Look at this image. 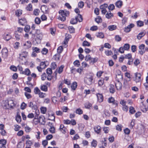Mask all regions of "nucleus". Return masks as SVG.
I'll list each match as a JSON object with an SVG mask.
<instances>
[{"label": "nucleus", "instance_id": "nucleus-16", "mask_svg": "<svg viewBox=\"0 0 148 148\" xmlns=\"http://www.w3.org/2000/svg\"><path fill=\"white\" fill-rule=\"evenodd\" d=\"M66 128L64 126V125H60L59 130H60L62 132L63 134H65L66 132Z\"/></svg>", "mask_w": 148, "mask_h": 148}, {"label": "nucleus", "instance_id": "nucleus-27", "mask_svg": "<svg viewBox=\"0 0 148 148\" xmlns=\"http://www.w3.org/2000/svg\"><path fill=\"white\" fill-rule=\"evenodd\" d=\"M40 88L41 90L45 92H47L48 90L47 86L45 85H41Z\"/></svg>", "mask_w": 148, "mask_h": 148}, {"label": "nucleus", "instance_id": "nucleus-26", "mask_svg": "<svg viewBox=\"0 0 148 148\" xmlns=\"http://www.w3.org/2000/svg\"><path fill=\"white\" fill-rule=\"evenodd\" d=\"M96 36L98 38H103L104 37V35L103 33L102 32H98L96 34Z\"/></svg>", "mask_w": 148, "mask_h": 148}, {"label": "nucleus", "instance_id": "nucleus-10", "mask_svg": "<svg viewBox=\"0 0 148 148\" xmlns=\"http://www.w3.org/2000/svg\"><path fill=\"white\" fill-rule=\"evenodd\" d=\"M145 45L144 44H142L139 47V53L141 55H142L145 52Z\"/></svg>", "mask_w": 148, "mask_h": 148}, {"label": "nucleus", "instance_id": "nucleus-11", "mask_svg": "<svg viewBox=\"0 0 148 148\" xmlns=\"http://www.w3.org/2000/svg\"><path fill=\"white\" fill-rule=\"evenodd\" d=\"M3 57L5 58H6L8 56V51L6 48H4L2 51Z\"/></svg>", "mask_w": 148, "mask_h": 148}, {"label": "nucleus", "instance_id": "nucleus-60", "mask_svg": "<svg viewBox=\"0 0 148 148\" xmlns=\"http://www.w3.org/2000/svg\"><path fill=\"white\" fill-rule=\"evenodd\" d=\"M73 64L75 66H77V67H79L80 66L79 62L78 60H75Z\"/></svg>", "mask_w": 148, "mask_h": 148}, {"label": "nucleus", "instance_id": "nucleus-14", "mask_svg": "<svg viewBox=\"0 0 148 148\" xmlns=\"http://www.w3.org/2000/svg\"><path fill=\"white\" fill-rule=\"evenodd\" d=\"M94 129L95 132L97 134H99L101 131V128L99 125L95 127Z\"/></svg>", "mask_w": 148, "mask_h": 148}, {"label": "nucleus", "instance_id": "nucleus-40", "mask_svg": "<svg viewBox=\"0 0 148 148\" xmlns=\"http://www.w3.org/2000/svg\"><path fill=\"white\" fill-rule=\"evenodd\" d=\"M49 120L55 121V116L54 114H52L49 116Z\"/></svg>", "mask_w": 148, "mask_h": 148}, {"label": "nucleus", "instance_id": "nucleus-7", "mask_svg": "<svg viewBox=\"0 0 148 148\" xmlns=\"http://www.w3.org/2000/svg\"><path fill=\"white\" fill-rule=\"evenodd\" d=\"M28 52L26 51H23L20 54H19V58L21 60H23V59H25L27 56Z\"/></svg>", "mask_w": 148, "mask_h": 148}, {"label": "nucleus", "instance_id": "nucleus-57", "mask_svg": "<svg viewBox=\"0 0 148 148\" xmlns=\"http://www.w3.org/2000/svg\"><path fill=\"white\" fill-rule=\"evenodd\" d=\"M47 73L48 75H51L52 73V69L50 68H48L47 69Z\"/></svg>", "mask_w": 148, "mask_h": 148}, {"label": "nucleus", "instance_id": "nucleus-32", "mask_svg": "<svg viewBox=\"0 0 148 148\" xmlns=\"http://www.w3.org/2000/svg\"><path fill=\"white\" fill-rule=\"evenodd\" d=\"M113 14L111 12H107L106 15V17L107 18L109 19L113 17Z\"/></svg>", "mask_w": 148, "mask_h": 148}, {"label": "nucleus", "instance_id": "nucleus-12", "mask_svg": "<svg viewBox=\"0 0 148 148\" xmlns=\"http://www.w3.org/2000/svg\"><path fill=\"white\" fill-rule=\"evenodd\" d=\"M115 85L117 90H120L121 89L122 84L120 81H116Z\"/></svg>", "mask_w": 148, "mask_h": 148}, {"label": "nucleus", "instance_id": "nucleus-53", "mask_svg": "<svg viewBox=\"0 0 148 148\" xmlns=\"http://www.w3.org/2000/svg\"><path fill=\"white\" fill-rule=\"evenodd\" d=\"M115 40L118 42L120 41L121 40V38L118 35H116L115 37Z\"/></svg>", "mask_w": 148, "mask_h": 148}, {"label": "nucleus", "instance_id": "nucleus-24", "mask_svg": "<svg viewBox=\"0 0 148 148\" xmlns=\"http://www.w3.org/2000/svg\"><path fill=\"white\" fill-rule=\"evenodd\" d=\"M19 23L21 25H23L26 23V19L24 18H21L19 20Z\"/></svg>", "mask_w": 148, "mask_h": 148}, {"label": "nucleus", "instance_id": "nucleus-63", "mask_svg": "<svg viewBox=\"0 0 148 148\" xmlns=\"http://www.w3.org/2000/svg\"><path fill=\"white\" fill-rule=\"evenodd\" d=\"M39 10L38 9H36L34 11V14L35 16H38L39 14Z\"/></svg>", "mask_w": 148, "mask_h": 148}, {"label": "nucleus", "instance_id": "nucleus-52", "mask_svg": "<svg viewBox=\"0 0 148 148\" xmlns=\"http://www.w3.org/2000/svg\"><path fill=\"white\" fill-rule=\"evenodd\" d=\"M76 112L77 114H82L83 111L81 109L79 108L76 110Z\"/></svg>", "mask_w": 148, "mask_h": 148}, {"label": "nucleus", "instance_id": "nucleus-62", "mask_svg": "<svg viewBox=\"0 0 148 148\" xmlns=\"http://www.w3.org/2000/svg\"><path fill=\"white\" fill-rule=\"evenodd\" d=\"M26 9L27 10L31 11L32 10V5L31 4H29L28 5V6H27L26 8Z\"/></svg>", "mask_w": 148, "mask_h": 148}, {"label": "nucleus", "instance_id": "nucleus-30", "mask_svg": "<svg viewBox=\"0 0 148 148\" xmlns=\"http://www.w3.org/2000/svg\"><path fill=\"white\" fill-rule=\"evenodd\" d=\"M77 86V83L76 82H74L72 84L71 88L72 89L75 90L76 89Z\"/></svg>", "mask_w": 148, "mask_h": 148}, {"label": "nucleus", "instance_id": "nucleus-18", "mask_svg": "<svg viewBox=\"0 0 148 148\" xmlns=\"http://www.w3.org/2000/svg\"><path fill=\"white\" fill-rule=\"evenodd\" d=\"M32 45L31 42L30 41H27L24 44L23 46H25L26 49H28L30 48Z\"/></svg>", "mask_w": 148, "mask_h": 148}, {"label": "nucleus", "instance_id": "nucleus-49", "mask_svg": "<svg viewBox=\"0 0 148 148\" xmlns=\"http://www.w3.org/2000/svg\"><path fill=\"white\" fill-rule=\"evenodd\" d=\"M71 33H73L75 32L74 28L72 26H69L68 27Z\"/></svg>", "mask_w": 148, "mask_h": 148}, {"label": "nucleus", "instance_id": "nucleus-20", "mask_svg": "<svg viewBox=\"0 0 148 148\" xmlns=\"http://www.w3.org/2000/svg\"><path fill=\"white\" fill-rule=\"evenodd\" d=\"M8 103L9 104L10 108H12L15 105L13 100L10 99H8Z\"/></svg>", "mask_w": 148, "mask_h": 148}, {"label": "nucleus", "instance_id": "nucleus-50", "mask_svg": "<svg viewBox=\"0 0 148 148\" xmlns=\"http://www.w3.org/2000/svg\"><path fill=\"white\" fill-rule=\"evenodd\" d=\"M48 51V50L47 49L45 48H44L42 49L41 51V53L43 54H46Z\"/></svg>", "mask_w": 148, "mask_h": 148}, {"label": "nucleus", "instance_id": "nucleus-4", "mask_svg": "<svg viewBox=\"0 0 148 148\" xmlns=\"http://www.w3.org/2000/svg\"><path fill=\"white\" fill-rule=\"evenodd\" d=\"M47 67L45 62H42L40 63V66L37 67V69L40 72L42 71V70L45 69Z\"/></svg>", "mask_w": 148, "mask_h": 148}, {"label": "nucleus", "instance_id": "nucleus-1", "mask_svg": "<svg viewBox=\"0 0 148 148\" xmlns=\"http://www.w3.org/2000/svg\"><path fill=\"white\" fill-rule=\"evenodd\" d=\"M59 13L61 16H60L58 19L62 21H64L66 20V16H67L69 14V12L66 10H61L59 11Z\"/></svg>", "mask_w": 148, "mask_h": 148}, {"label": "nucleus", "instance_id": "nucleus-38", "mask_svg": "<svg viewBox=\"0 0 148 148\" xmlns=\"http://www.w3.org/2000/svg\"><path fill=\"white\" fill-rule=\"evenodd\" d=\"M137 25L138 27H141L144 25L143 22L141 21H139L137 22Z\"/></svg>", "mask_w": 148, "mask_h": 148}, {"label": "nucleus", "instance_id": "nucleus-25", "mask_svg": "<svg viewBox=\"0 0 148 148\" xmlns=\"http://www.w3.org/2000/svg\"><path fill=\"white\" fill-rule=\"evenodd\" d=\"M116 26L114 25H110L108 26V28L110 31H113L115 30L116 28Z\"/></svg>", "mask_w": 148, "mask_h": 148}, {"label": "nucleus", "instance_id": "nucleus-64", "mask_svg": "<svg viewBox=\"0 0 148 148\" xmlns=\"http://www.w3.org/2000/svg\"><path fill=\"white\" fill-rule=\"evenodd\" d=\"M104 83V79H101L99 80L98 82V85L99 86H102Z\"/></svg>", "mask_w": 148, "mask_h": 148}, {"label": "nucleus", "instance_id": "nucleus-46", "mask_svg": "<svg viewBox=\"0 0 148 148\" xmlns=\"http://www.w3.org/2000/svg\"><path fill=\"white\" fill-rule=\"evenodd\" d=\"M22 13V10H17L16 12V15L18 16H19Z\"/></svg>", "mask_w": 148, "mask_h": 148}, {"label": "nucleus", "instance_id": "nucleus-33", "mask_svg": "<svg viewBox=\"0 0 148 148\" xmlns=\"http://www.w3.org/2000/svg\"><path fill=\"white\" fill-rule=\"evenodd\" d=\"M110 92V93H113L115 92L114 86L113 85H111L109 89Z\"/></svg>", "mask_w": 148, "mask_h": 148}, {"label": "nucleus", "instance_id": "nucleus-8", "mask_svg": "<svg viewBox=\"0 0 148 148\" xmlns=\"http://www.w3.org/2000/svg\"><path fill=\"white\" fill-rule=\"evenodd\" d=\"M2 106L5 109H8L10 108V105L8 103V99L4 100L3 101Z\"/></svg>", "mask_w": 148, "mask_h": 148}, {"label": "nucleus", "instance_id": "nucleus-39", "mask_svg": "<svg viewBox=\"0 0 148 148\" xmlns=\"http://www.w3.org/2000/svg\"><path fill=\"white\" fill-rule=\"evenodd\" d=\"M129 112L131 114H133L135 112V110L134 108L131 106L129 108Z\"/></svg>", "mask_w": 148, "mask_h": 148}, {"label": "nucleus", "instance_id": "nucleus-31", "mask_svg": "<svg viewBox=\"0 0 148 148\" xmlns=\"http://www.w3.org/2000/svg\"><path fill=\"white\" fill-rule=\"evenodd\" d=\"M44 120V118L42 117H39L38 119L39 122L41 124H43V123H45Z\"/></svg>", "mask_w": 148, "mask_h": 148}, {"label": "nucleus", "instance_id": "nucleus-5", "mask_svg": "<svg viewBox=\"0 0 148 148\" xmlns=\"http://www.w3.org/2000/svg\"><path fill=\"white\" fill-rule=\"evenodd\" d=\"M29 107L33 110H36L37 106L36 103L34 101H31L28 104Z\"/></svg>", "mask_w": 148, "mask_h": 148}, {"label": "nucleus", "instance_id": "nucleus-42", "mask_svg": "<svg viewBox=\"0 0 148 148\" xmlns=\"http://www.w3.org/2000/svg\"><path fill=\"white\" fill-rule=\"evenodd\" d=\"M40 109L41 112L43 114L45 113L47 111V108L45 107H42Z\"/></svg>", "mask_w": 148, "mask_h": 148}, {"label": "nucleus", "instance_id": "nucleus-44", "mask_svg": "<svg viewBox=\"0 0 148 148\" xmlns=\"http://www.w3.org/2000/svg\"><path fill=\"white\" fill-rule=\"evenodd\" d=\"M105 53L107 56H110L112 54V52L111 50H107L105 51Z\"/></svg>", "mask_w": 148, "mask_h": 148}, {"label": "nucleus", "instance_id": "nucleus-45", "mask_svg": "<svg viewBox=\"0 0 148 148\" xmlns=\"http://www.w3.org/2000/svg\"><path fill=\"white\" fill-rule=\"evenodd\" d=\"M130 46L129 44H125L123 46V48L125 50H128L130 48Z\"/></svg>", "mask_w": 148, "mask_h": 148}, {"label": "nucleus", "instance_id": "nucleus-43", "mask_svg": "<svg viewBox=\"0 0 148 148\" xmlns=\"http://www.w3.org/2000/svg\"><path fill=\"white\" fill-rule=\"evenodd\" d=\"M16 120L18 122L20 123L21 120V116L17 114L16 118Z\"/></svg>", "mask_w": 148, "mask_h": 148}, {"label": "nucleus", "instance_id": "nucleus-51", "mask_svg": "<svg viewBox=\"0 0 148 148\" xmlns=\"http://www.w3.org/2000/svg\"><path fill=\"white\" fill-rule=\"evenodd\" d=\"M26 106L27 104L24 102H23L21 106V108L22 110H24L26 108Z\"/></svg>", "mask_w": 148, "mask_h": 148}, {"label": "nucleus", "instance_id": "nucleus-22", "mask_svg": "<svg viewBox=\"0 0 148 148\" xmlns=\"http://www.w3.org/2000/svg\"><path fill=\"white\" fill-rule=\"evenodd\" d=\"M123 4V2L121 0L117 1L115 3L116 6L118 8H121Z\"/></svg>", "mask_w": 148, "mask_h": 148}, {"label": "nucleus", "instance_id": "nucleus-35", "mask_svg": "<svg viewBox=\"0 0 148 148\" xmlns=\"http://www.w3.org/2000/svg\"><path fill=\"white\" fill-rule=\"evenodd\" d=\"M32 50L33 51L36 53H38L40 52V49L37 47H33Z\"/></svg>", "mask_w": 148, "mask_h": 148}, {"label": "nucleus", "instance_id": "nucleus-2", "mask_svg": "<svg viewBox=\"0 0 148 148\" xmlns=\"http://www.w3.org/2000/svg\"><path fill=\"white\" fill-rule=\"evenodd\" d=\"M92 76L89 75H87L84 79L85 83L88 85H90L92 84Z\"/></svg>", "mask_w": 148, "mask_h": 148}, {"label": "nucleus", "instance_id": "nucleus-21", "mask_svg": "<svg viewBox=\"0 0 148 148\" xmlns=\"http://www.w3.org/2000/svg\"><path fill=\"white\" fill-rule=\"evenodd\" d=\"M41 10L44 13H46L47 12L48 8L45 5H42L41 6Z\"/></svg>", "mask_w": 148, "mask_h": 148}, {"label": "nucleus", "instance_id": "nucleus-29", "mask_svg": "<svg viewBox=\"0 0 148 148\" xmlns=\"http://www.w3.org/2000/svg\"><path fill=\"white\" fill-rule=\"evenodd\" d=\"M30 73V70L28 69H25V71H22V73L25 74L27 75H29Z\"/></svg>", "mask_w": 148, "mask_h": 148}, {"label": "nucleus", "instance_id": "nucleus-19", "mask_svg": "<svg viewBox=\"0 0 148 148\" xmlns=\"http://www.w3.org/2000/svg\"><path fill=\"white\" fill-rule=\"evenodd\" d=\"M49 125L50 127L49 129L50 132L52 134L55 133V128L54 127L51 126V125H52V123H49Z\"/></svg>", "mask_w": 148, "mask_h": 148}, {"label": "nucleus", "instance_id": "nucleus-54", "mask_svg": "<svg viewBox=\"0 0 148 148\" xmlns=\"http://www.w3.org/2000/svg\"><path fill=\"white\" fill-rule=\"evenodd\" d=\"M35 22L36 24H39L40 23L41 20L39 18L36 17L35 20Z\"/></svg>", "mask_w": 148, "mask_h": 148}, {"label": "nucleus", "instance_id": "nucleus-6", "mask_svg": "<svg viewBox=\"0 0 148 148\" xmlns=\"http://www.w3.org/2000/svg\"><path fill=\"white\" fill-rule=\"evenodd\" d=\"M141 75L140 73H135L134 80L136 83L140 82L141 80Z\"/></svg>", "mask_w": 148, "mask_h": 148}, {"label": "nucleus", "instance_id": "nucleus-41", "mask_svg": "<svg viewBox=\"0 0 148 148\" xmlns=\"http://www.w3.org/2000/svg\"><path fill=\"white\" fill-rule=\"evenodd\" d=\"M39 97L40 98H43L45 97L46 96V94L45 93L40 92L38 94Z\"/></svg>", "mask_w": 148, "mask_h": 148}, {"label": "nucleus", "instance_id": "nucleus-47", "mask_svg": "<svg viewBox=\"0 0 148 148\" xmlns=\"http://www.w3.org/2000/svg\"><path fill=\"white\" fill-rule=\"evenodd\" d=\"M114 98L113 97H111L110 98H109L108 99V102L110 103H113L116 105H117V104L116 103H114Z\"/></svg>", "mask_w": 148, "mask_h": 148}, {"label": "nucleus", "instance_id": "nucleus-23", "mask_svg": "<svg viewBox=\"0 0 148 148\" xmlns=\"http://www.w3.org/2000/svg\"><path fill=\"white\" fill-rule=\"evenodd\" d=\"M141 103L142 104V105L140 106V108L141 110L144 113H145L147 111L146 107L143 104V102H142Z\"/></svg>", "mask_w": 148, "mask_h": 148}, {"label": "nucleus", "instance_id": "nucleus-15", "mask_svg": "<svg viewBox=\"0 0 148 148\" xmlns=\"http://www.w3.org/2000/svg\"><path fill=\"white\" fill-rule=\"evenodd\" d=\"M97 96L98 99V101L99 102H102L103 100V97L102 94L98 93L97 94Z\"/></svg>", "mask_w": 148, "mask_h": 148}, {"label": "nucleus", "instance_id": "nucleus-13", "mask_svg": "<svg viewBox=\"0 0 148 148\" xmlns=\"http://www.w3.org/2000/svg\"><path fill=\"white\" fill-rule=\"evenodd\" d=\"M35 36H36L37 38L38 39H40L42 38V35L41 33L40 30L38 29L36 30V32Z\"/></svg>", "mask_w": 148, "mask_h": 148}, {"label": "nucleus", "instance_id": "nucleus-3", "mask_svg": "<svg viewBox=\"0 0 148 148\" xmlns=\"http://www.w3.org/2000/svg\"><path fill=\"white\" fill-rule=\"evenodd\" d=\"M78 17H79L80 19L78 18V17H75V19H72L70 21L71 24H74L76 23L77 21L81 22L83 20L82 16L80 14H78Z\"/></svg>", "mask_w": 148, "mask_h": 148}, {"label": "nucleus", "instance_id": "nucleus-48", "mask_svg": "<svg viewBox=\"0 0 148 148\" xmlns=\"http://www.w3.org/2000/svg\"><path fill=\"white\" fill-rule=\"evenodd\" d=\"M90 43L87 41H84L83 43V45L84 46H89Z\"/></svg>", "mask_w": 148, "mask_h": 148}, {"label": "nucleus", "instance_id": "nucleus-36", "mask_svg": "<svg viewBox=\"0 0 148 148\" xmlns=\"http://www.w3.org/2000/svg\"><path fill=\"white\" fill-rule=\"evenodd\" d=\"M95 21L97 23H99L102 22V19L100 16H98L97 18H95Z\"/></svg>", "mask_w": 148, "mask_h": 148}, {"label": "nucleus", "instance_id": "nucleus-58", "mask_svg": "<svg viewBox=\"0 0 148 148\" xmlns=\"http://www.w3.org/2000/svg\"><path fill=\"white\" fill-rule=\"evenodd\" d=\"M116 130L121 131L122 130V125H118L116 126Z\"/></svg>", "mask_w": 148, "mask_h": 148}, {"label": "nucleus", "instance_id": "nucleus-28", "mask_svg": "<svg viewBox=\"0 0 148 148\" xmlns=\"http://www.w3.org/2000/svg\"><path fill=\"white\" fill-rule=\"evenodd\" d=\"M145 35V33L143 32H140L137 35V38L139 39H140L143 36Z\"/></svg>", "mask_w": 148, "mask_h": 148}, {"label": "nucleus", "instance_id": "nucleus-56", "mask_svg": "<svg viewBox=\"0 0 148 148\" xmlns=\"http://www.w3.org/2000/svg\"><path fill=\"white\" fill-rule=\"evenodd\" d=\"M84 5V3L82 1H80L78 3V7L80 8H82Z\"/></svg>", "mask_w": 148, "mask_h": 148}, {"label": "nucleus", "instance_id": "nucleus-55", "mask_svg": "<svg viewBox=\"0 0 148 148\" xmlns=\"http://www.w3.org/2000/svg\"><path fill=\"white\" fill-rule=\"evenodd\" d=\"M63 50V48L62 46H60L57 49L58 53L59 54Z\"/></svg>", "mask_w": 148, "mask_h": 148}, {"label": "nucleus", "instance_id": "nucleus-34", "mask_svg": "<svg viewBox=\"0 0 148 148\" xmlns=\"http://www.w3.org/2000/svg\"><path fill=\"white\" fill-rule=\"evenodd\" d=\"M91 106L92 104L89 102L86 103L84 104V107L86 108L89 109Z\"/></svg>", "mask_w": 148, "mask_h": 148}, {"label": "nucleus", "instance_id": "nucleus-59", "mask_svg": "<svg viewBox=\"0 0 148 148\" xmlns=\"http://www.w3.org/2000/svg\"><path fill=\"white\" fill-rule=\"evenodd\" d=\"M108 8L109 10H112L114 9L115 6L113 4H110Z\"/></svg>", "mask_w": 148, "mask_h": 148}, {"label": "nucleus", "instance_id": "nucleus-17", "mask_svg": "<svg viewBox=\"0 0 148 148\" xmlns=\"http://www.w3.org/2000/svg\"><path fill=\"white\" fill-rule=\"evenodd\" d=\"M116 81H120L123 79V76L120 72L119 73L116 75Z\"/></svg>", "mask_w": 148, "mask_h": 148}, {"label": "nucleus", "instance_id": "nucleus-61", "mask_svg": "<svg viewBox=\"0 0 148 148\" xmlns=\"http://www.w3.org/2000/svg\"><path fill=\"white\" fill-rule=\"evenodd\" d=\"M97 141L93 140L91 143V145L92 146L95 147L97 145Z\"/></svg>", "mask_w": 148, "mask_h": 148}, {"label": "nucleus", "instance_id": "nucleus-37", "mask_svg": "<svg viewBox=\"0 0 148 148\" xmlns=\"http://www.w3.org/2000/svg\"><path fill=\"white\" fill-rule=\"evenodd\" d=\"M40 92V90L38 87L35 88L34 89V92L35 94L38 95Z\"/></svg>", "mask_w": 148, "mask_h": 148}, {"label": "nucleus", "instance_id": "nucleus-9", "mask_svg": "<svg viewBox=\"0 0 148 148\" xmlns=\"http://www.w3.org/2000/svg\"><path fill=\"white\" fill-rule=\"evenodd\" d=\"M134 26V25L133 24H130L128 25L127 27H125L124 29V31L126 32H130L131 29Z\"/></svg>", "mask_w": 148, "mask_h": 148}]
</instances>
